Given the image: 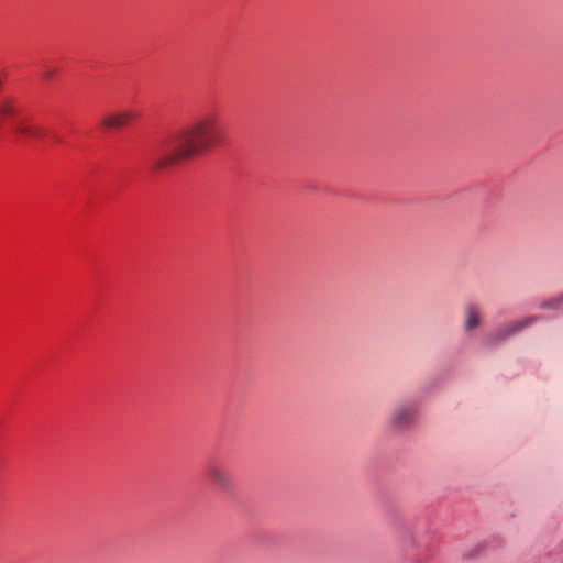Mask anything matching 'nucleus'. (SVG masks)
<instances>
[{
    "mask_svg": "<svg viewBox=\"0 0 563 563\" xmlns=\"http://www.w3.org/2000/svg\"><path fill=\"white\" fill-rule=\"evenodd\" d=\"M418 417V405L413 401H404L395 406L390 415V426L397 430H405L411 427Z\"/></svg>",
    "mask_w": 563,
    "mask_h": 563,
    "instance_id": "obj_2",
    "label": "nucleus"
},
{
    "mask_svg": "<svg viewBox=\"0 0 563 563\" xmlns=\"http://www.w3.org/2000/svg\"><path fill=\"white\" fill-rule=\"evenodd\" d=\"M540 318L538 316H529L520 320L512 321L504 327L496 329L489 335V341L492 343H498L508 338L519 333L526 328L534 324Z\"/></svg>",
    "mask_w": 563,
    "mask_h": 563,
    "instance_id": "obj_3",
    "label": "nucleus"
},
{
    "mask_svg": "<svg viewBox=\"0 0 563 563\" xmlns=\"http://www.w3.org/2000/svg\"><path fill=\"white\" fill-rule=\"evenodd\" d=\"M14 131L29 139H40L45 134L42 126L29 123L26 120H21L14 126Z\"/></svg>",
    "mask_w": 563,
    "mask_h": 563,
    "instance_id": "obj_8",
    "label": "nucleus"
},
{
    "mask_svg": "<svg viewBox=\"0 0 563 563\" xmlns=\"http://www.w3.org/2000/svg\"><path fill=\"white\" fill-rule=\"evenodd\" d=\"M482 307L476 302H467L463 308V329L472 334L482 324Z\"/></svg>",
    "mask_w": 563,
    "mask_h": 563,
    "instance_id": "obj_4",
    "label": "nucleus"
},
{
    "mask_svg": "<svg viewBox=\"0 0 563 563\" xmlns=\"http://www.w3.org/2000/svg\"><path fill=\"white\" fill-rule=\"evenodd\" d=\"M540 308L541 309H554V310L563 309V294L543 301L540 305Z\"/></svg>",
    "mask_w": 563,
    "mask_h": 563,
    "instance_id": "obj_9",
    "label": "nucleus"
},
{
    "mask_svg": "<svg viewBox=\"0 0 563 563\" xmlns=\"http://www.w3.org/2000/svg\"><path fill=\"white\" fill-rule=\"evenodd\" d=\"M18 113L16 101L13 97L7 96L0 98V126L2 124L13 119Z\"/></svg>",
    "mask_w": 563,
    "mask_h": 563,
    "instance_id": "obj_7",
    "label": "nucleus"
},
{
    "mask_svg": "<svg viewBox=\"0 0 563 563\" xmlns=\"http://www.w3.org/2000/svg\"><path fill=\"white\" fill-rule=\"evenodd\" d=\"M173 148L153 158L155 172L165 170L181 161L200 155L224 142V132L216 114H205L184 126L172 136Z\"/></svg>",
    "mask_w": 563,
    "mask_h": 563,
    "instance_id": "obj_1",
    "label": "nucleus"
},
{
    "mask_svg": "<svg viewBox=\"0 0 563 563\" xmlns=\"http://www.w3.org/2000/svg\"><path fill=\"white\" fill-rule=\"evenodd\" d=\"M208 477L219 489L229 490L233 487V479L231 475L220 465H210L208 467Z\"/></svg>",
    "mask_w": 563,
    "mask_h": 563,
    "instance_id": "obj_5",
    "label": "nucleus"
},
{
    "mask_svg": "<svg viewBox=\"0 0 563 563\" xmlns=\"http://www.w3.org/2000/svg\"><path fill=\"white\" fill-rule=\"evenodd\" d=\"M136 114L132 111H118L107 114L102 119V125L108 129H118L129 124Z\"/></svg>",
    "mask_w": 563,
    "mask_h": 563,
    "instance_id": "obj_6",
    "label": "nucleus"
},
{
    "mask_svg": "<svg viewBox=\"0 0 563 563\" xmlns=\"http://www.w3.org/2000/svg\"><path fill=\"white\" fill-rule=\"evenodd\" d=\"M57 73V69L54 68V67H46L43 71H42V76L44 79L46 80H51L54 75Z\"/></svg>",
    "mask_w": 563,
    "mask_h": 563,
    "instance_id": "obj_10",
    "label": "nucleus"
}]
</instances>
